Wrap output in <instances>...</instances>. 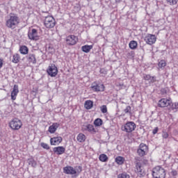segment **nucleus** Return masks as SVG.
<instances>
[{
    "label": "nucleus",
    "instance_id": "obj_44",
    "mask_svg": "<svg viewBox=\"0 0 178 178\" xmlns=\"http://www.w3.org/2000/svg\"><path fill=\"white\" fill-rule=\"evenodd\" d=\"M2 66H3V63L2 61V59H0V69H1Z\"/></svg>",
    "mask_w": 178,
    "mask_h": 178
},
{
    "label": "nucleus",
    "instance_id": "obj_22",
    "mask_svg": "<svg viewBox=\"0 0 178 178\" xmlns=\"http://www.w3.org/2000/svg\"><path fill=\"white\" fill-rule=\"evenodd\" d=\"M81 49L83 51V52H85L86 54H88V52H90V51H91V49H92V45H84L81 47Z\"/></svg>",
    "mask_w": 178,
    "mask_h": 178
},
{
    "label": "nucleus",
    "instance_id": "obj_9",
    "mask_svg": "<svg viewBox=\"0 0 178 178\" xmlns=\"http://www.w3.org/2000/svg\"><path fill=\"white\" fill-rule=\"evenodd\" d=\"M65 41L67 45H76L79 41V38L74 35H70L66 38Z\"/></svg>",
    "mask_w": 178,
    "mask_h": 178
},
{
    "label": "nucleus",
    "instance_id": "obj_14",
    "mask_svg": "<svg viewBox=\"0 0 178 178\" xmlns=\"http://www.w3.org/2000/svg\"><path fill=\"white\" fill-rule=\"evenodd\" d=\"M82 131H88L91 134H95V133H97L95 128H94V125L90 124L83 125Z\"/></svg>",
    "mask_w": 178,
    "mask_h": 178
},
{
    "label": "nucleus",
    "instance_id": "obj_43",
    "mask_svg": "<svg viewBox=\"0 0 178 178\" xmlns=\"http://www.w3.org/2000/svg\"><path fill=\"white\" fill-rule=\"evenodd\" d=\"M171 175H172V176H177V171H176V170H172V171L171 172Z\"/></svg>",
    "mask_w": 178,
    "mask_h": 178
},
{
    "label": "nucleus",
    "instance_id": "obj_23",
    "mask_svg": "<svg viewBox=\"0 0 178 178\" xmlns=\"http://www.w3.org/2000/svg\"><path fill=\"white\" fill-rule=\"evenodd\" d=\"M19 52L22 55H27V54H29V47L26 46H21L19 48Z\"/></svg>",
    "mask_w": 178,
    "mask_h": 178
},
{
    "label": "nucleus",
    "instance_id": "obj_46",
    "mask_svg": "<svg viewBox=\"0 0 178 178\" xmlns=\"http://www.w3.org/2000/svg\"><path fill=\"white\" fill-rule=\"evenodd\" d=\"M100 72L102 73V70H101Z\"/></svg>",
    "mask_w": 178,
    "mask_h": 178
},
{
    "label": "nucleus",
    "instance_id": "obj_37",
    "mask_svg": "<svg viewBox=\"0 0 178 178\" xmlns=\"http://www.w3.org/2000/svg\"><path fill=\"white\" fill-rule=\"evenodd\" d=\"M124 113H131V106H127L126 108L124 110Z\"/></svg>",
    "mask_w": 178,
    "mask_h": 178
},
{
    "label": "nucleus",
    "instance_id": "obj_32",
    "mask_svg": "<svg viewBox=\"0 0 178 178\" xmlns=\"http://www.w3.org/2000/svg\"><path fill=\"white\" fill-rule=\"evenodd\" d=\"M165 66H166V61H165V60H161L160 62H159V67H160V69L165 67Z\"/></svg>",
    "mask_w": 178,
    "mask_h": 178
},
{
    "label": "nucleus",
    "instance_id": "obj_8",
    "mask_svg": "<svg viewBox=\"0 0 178 178\" xmlns=\"http://www.w3.org/2000/svg\"><path fill=\"white\" fill-rule=\"evenodd\" d=\"M28 37L29 40L32 41H38L40 40V35H38V31L35 29H33L28 32Z\"/></svg>",
    "mask_w": 178,
    "mask_h": 178
},
{
    "label": "nucleus",
    "instance_id": "obj_19",
    "mask_svg": "<svg viewBox=\"0 0 178 178\" xmlns=\"http://www.w3.org/2000/svg\"><path fill=\"white\" fill-rule=\"evenodd\" d=\"M62 137L57 136L50 139L51 145H56V144H60L62 143Z\"/></svg>",
    "mask_w": 178,
    "mask_h": 178
},
{
    "label": "nucleus",
    "instance_id": "obj_38",
    "mask_svg": "<svg viewBox=\"0 0 178 178\" xmlns=\"http://www.w3.org/2000/svg\"><path fill=\"white\" fill-rule=\"evenodd\" d=\"M41 147L42 148H44V149H49V145H48V144L45 143H42L40 144Z\"/></svg>",
    "mask_w": 178,
    "mask_h": 178
},
{
    "label": "nucleus",
    "instance_id": "obj_17",
    "mask_svg": "<svg viewBox=\"0 0 178 178\" xmlns=\"http://www.w3.org/2000/svg\"><path fill=\"white\" fill-rule=\"evenodd\" d=\"M53 151L57 155H62L65 154V151H66V149L63 146H58L54 147Z\"/></svg>",
    "mask_w": 178,
    "mask_h": 178
},
{
    "label": "nucleus",
    "instance_id": "obj_21",
    "mask_svg": "<svg viewBox=\"0 0 178 178\" xmlns=\"http://www.w3.org/2000/svg\"><path fill=\"white\" fill-rule=\"evenodd\" d=\"M84 106L86 109H88V110L91 109L92 106H94V102H92V101L91 100H87L85 102Z\"/></svg>",
    "mask_w": 178,
    "mask_h": 178
},
{
    "label": "nucleus",
    "instance_id": "obj_2",
    "mask_svg": "<svg viewBox=\"0 0 178 178\" xmlns=\"http://www.w3.org/2000/svg\"><path fill=\"white\" fill-rule=\"evenodd\" d=\"M152 175L153 178H165V176H166V172H165V169L158 165L153 168Z\"/></svg>",
    "mask_w": 178,
    "mask_h": 178
},
{
    "label": "nucleus",
    "instance_id": "obj_6",
    "mask_svg": "<svg viewBox=\"0 0 178 178\" xmlns=\"http://www.w3.org/2000/svg\"><path fill=\"white\" fill-rule=\"evenodd\" d=\"M137 153L139 156H145L148 154V147L145 143H140L138 149H137Z\"/></svg>",
    "mask_w": 178,
    "mask_h": 178
},
{
    "label": "nucleus",
    "instance_id": "obj_31",
    "mask_svg": "<svg viewBox=\"0 0 178 178\" xmlns=\"http://www.w3.org/2000/svg\"><path fill=\"white\" fill-rule=\"evenodd\" d=\"M118 178H130V175L127 172H122L118 175Z\"/></svg>",
    "mask_w": 178,
    "mask_h": 178
},
{
    "label": "nucleus",
    "instance_id": "obj_13",
    "mask_svg": "<svg viewBox=\"0 0 178 178\" xmlns=\"http://www.w3.org/2000/svg\"><path fill=\"white\" fill-rule=\"evenodd\" d=\"M145 41L146 44L152 45L156 42V36H155V35L148 34L147 36H145Z\"/></svg>",
    "mask_w": 178,
    "mask_h": 178
},
{
    "label": "nucleus",
    "instance_id": "obj_42",
    "mask_svg": "<svg viewBox=\"0 0 178 178\" xmlns=\"http://www.w3.org/2000/svg\"><path fill=\"white\" fill-rule=\"evenodd\" d=\"M158 130H159V129L158 127H155L152 131V134H156V133H158Z\"/></svg>",
    "mask_w": 178,
    "mask_h": 178
},
{
    "label": "nucleus",
    "instance_id": "obj_15",
    "mask_svg": "<svg viewBox=\"0 0 178 178\" xmlns=\"http://www.w3.org/2000/svg\"><path fill=\"white\" fill-rule=\"evenodd\" d=\"M63 172L66 175H76V173H77V171H76V170H74L72 166L64 167Z\"/></svg>",
    "mask_w": 178,
    "mask_h": 178
},
{
    "label": "nucleus",
    "instance_id": "obj_40",
    "mask_svg": "<svg viewBox=\"0 0 178 178\" xmlns=\"http://www.w3.org/2000/svg\"><path fill=\"white\" fill-rule=\"evenodd\" d=\"M162 137L164 138H168L169 137V134L167 132H163Z\"/></svg>",
    "mask_w": 178,
    "mask_h": 178
},
{
    "label": "nucleus",
    "instance_id": "obj_41",
    "mask_svg": "<svg viewBox=\"0 0 178 178\" xmlns=\"http://www.w3.org/2000/svg\"><path fill=\"white\" fill-rule=\"evenodd\" d=\"M156 78L155 76H151V79L149 80L150 83H155L156 81Z\"/></svg>",
    "mask_w": 178,
    "mask_h": 178
},
{
    "label": "nucleus",
    "instance_id": "obj_16",
    "mask_svg": "<svg viewBox=\"0 0 178 178\" xmlns=\"http://www.w3.org/2000/svg\"><path fill=\"white\" fill-rule=\"evenodd\" d=\"M17 94H19V86L14 85L13 91L11 92V99L13 101L16 100V97H17Z\"/></svg>",
    "mask_w": 178,
    "mask_h": 178
},
{
    "label": "nucleus",
    "instance_id": "obj_18",
    "mask_svg": "<svg viewBox=\"0 0 178 178\" xmlns=\"http://www.w3.org/2000/svg\"><path fill=\"white\" fill-rule=\"evenodd\" d=\"M26 58L29 63H33V65H35L37 63V58H35V54H29L26 56Z\"/></svg>",
    "mask_w": 178,
    "mask_h": 178
},
{
    "label": "nucleus",
    "instance_id": "obj_1",
    "mask_svg": "<svg viewBox=\"0 0 178 178\" xmlns=\"http://www.w3.org/2000/svg\"><path fill=\"white\" fill-rule=\"evenodd\" d=\"M19 23H20V19L17 15L10 13L8 19L6 21V26L8 29L15 30V29L19 25Z\"/></svg>",
    "mask_w": 178,
    "mask_h": 178
},
{
    "label": "nucleus",
    "instance_id": "obj_28",
    "mask_svg": "<svg viewBox=\"0 0 178 178\" xmlns=\"http://www.w3.org/2000/svg\"><path fill=\"white\" fill-rule=\"evenodd\" d=\"M129 45L131 49H136L138 44L137 43V41L132 40L129 42Z\"/></svg>",
    "mask_w": 178,
    "mask_h": 178
},
{
    "label": "nucleus",
    "instance_id": "obj_20",
    "mask_svg": "<svg viewBox=\"0 0 178 178\" xmlns=\"http://www.w3.org/2000/svg\"><path fill=\"white\" fill-rule=\"evenodd\" d=\"M60 124L58 122L53 123L50 127H49L48 131L50 132L51 134H54L58 128L59 127Z\"/></svg>",
    "mask_w": 178,
    "mask_h": 178
},
{
    "label": "nucleus",
    "instance_id": "obj_7",
    "mask_svg": "<svg viewBox=\"0 0 178 178\" xmlns=\"http://www.w3.org/2000/svg\"><path fill=\"white\" fill-rule=\"evenodd\" d=\"M135 172L138 173L139 177H144L145 176V170H144V167H143V164L140 161L136 163Z\"/></svg>",
    "mask_w": 178,
    "mask_h": 178
},
{
    "label": "nucleus",
    "instance_id": "obj_45",
    "mask_svg": "<svg viewBox=\"0 0 178 178\" xmlns=\"http://www.w3.org/2000/svg\"><path fill=\"white\" fill-rule=\"evenodd\" d=\"M116 1H122V0H115Z\"/></svg>",
    "mask_w": 178,
    "mask_h": 178
},
{
    "label": "nucleus",
    "instance_id": "obj_33",
    "mask_svg": "<svg viewBox=\"0 0 178 178\" xmlns=\"http://www.w3.org/2000/svg\"><path fill=\"white\" fill-rule=\"evenodd\" d=\"M100 110L102 113H106L108 112V108L106 107V105H103L100 107Z\"/></svg>",
    "mask_w": 178,
    "mask_h": 178
},
{
    "label": "nucleus",
    "instance_id": "obj_3",
    "mask_svg": "<svg viewBox=\"0 0 178 178\" xmlns=\"http://www.w3.org/2000/svg\"><path fill=\"white\" fill-rule=\"evenodd\" d=\"M136 127H137L136 123H134V122L130 121L127 122L126 124L122 126V131H125V133H132V131L136 130Z\"/></svg>",
    "mask_w": 178,
    "mask_h": 178
},
{
    "label": "nucleus",
    "instance_id": "obj_34",
    "mask_svg": "<svg viewBox=\"0 0 178 178\" xmlns=\"http://www.w3.org/2000/svg\"><path fill=\"white\" fill-rule=\"evenodd\" d=\"M171 109L172 111H177L178 109V103L175 102V103H172L171 104Z\"/></svg>",
    "mask_w": 178,
    "mask_h": 178
},
{
    "label": "nucleus",
    "instance_id": "obj_35",
    "mask_svg": "<svg viewBox=\"0 0 178 178\" xmlns=\"http://www.w3.org/2000/svg\"><path fill=\"white\" fill-rule=\"evenodd\" d=\"M168 3H169V5H171L172 6H173V5H176L177 3L178 0H166Z\"/></svg>",
    "mask_w": 178,
    "mask_h": 178
},
{
    "label": "nucleus",
    "instance_id": "obj_25",
    "mask_svg": "<svg viewBox=\"0 0 178 178\" xmlns=\"http://www.w3.org/2000/svg\"><path fill=\"white\" fill-rule=\"evenodd\" d=\"M20 60V55L18 54H15L13 56V60L12 62L13 63H19Z\"/></svg>",
    "mask_w": 178,
    "mask_h": 178
},
{
    "label": "nucleus",
    "instance_id": "obj_5",
    "mask_svg": "<svg viewBox=\"0 0 178 178\" xmlns=\"http://www.w3.org/2000/svg\"><path fill=\"white\" fill-rule=\"evenodd\" d=\"M9 124L10 129L13 130H19L23 125V124H22V120H19L18 118H14L10 122Z\"/></svg>",
    "mask_w": 178,
    "mask_h": 178
},
{
    "label": "nucleus",
    "instance_id": "obj_29",
    "mask_svg": "<svg viewBox=\"0 0 178 178\" xmlns=\"http://www.w3.org/2000/svg\"><path fill=\"white\" fill-rule=\"evenodd\" d=\"M102 119L101 118H97L95 121H94V124L95 126H96L97 127H99V126H102Z\"/></svg>",
    "mask_w": 178,
    "mask_h": 178
},
{
    "label": "nucleus",
    "instance_id": "obj_4",
    "mask_svg": "<svg viewBox=\"0 0 178 178\" xmlns=\"http://www.w3.org/2000/svg\"><path fill=\"white\" fill-rule=\"evenodd\" d=\"M44 23L47 29H54V27H55V24H56L55 18L52 16L45 17Z\"/></svg>",
    "mask_w": 178,
    "mask_h": 178
},
{
    "label": "nucleus",
    "instance_id": "obj_36",
    "mask_svg": "<svg viewBox=\"0 0 178 178\" xmlns=\"http://www.w3.org/2000/svg\"><path fill=\"white\" fill-rule=\"evenodd\" d=\"M168 91H169V89H168V88H161V92L162 95H165L168 94Z\"/></svg>",
    "mask_w": 178,
    "mask_h": 178
},
{
    "label": "nucleus",
    "instance_id": "obj_11",
    "mask_svg": "<svg viewBox=\"0 0 178 178\" xmlns=\"http://www.w3.org/2000/svg\"><path fill=\"white\" fill-rule=\"evenodd\" d=\"M47 72L51 77H56V75L58 74V67H56L55 65H51V66H49V69H47Z\"/></svg>",
    "mask_w": 178,
    "mask_h": 178
},
{
    "label": "nucleus",
    "instance_id": "obj_39",
    "mask_svg": "<svg viewBox=\"0 0 178 178\" xmlns=\"http://www.w3.org/2000/svg\"><path fill=\"white\" fill-rule=\"evenodd\" d=\"M144 79L146 80L147 81H149V80H151V75L149 74L145 75Z\"/></svg>",
    "mask_w": 178,
    "mask_h": 178
},
{
    "label": "nucleus",
    "instance_id": "obj_10",
    "mask_svg": "<svg viewBox=\"0 0 178 178\" xmlns=\"http://www.w3.org/2000/svg\"><path fill=\"white\" fill-rule=\"evenodd\" d=\"M171 105L172 101L168 99L163 98L158 102V106H159V108H168V106H170Z\"/></svg>",
    "mask_w": 178,
    "mask_h": 178
},
{
    "label": "nucleus",
    "instance_id": "obj_30",
    "mask_svg": "<svg viewBox=\"0 0 178 178\" xmlns=\"http://www.w3.org/2000/svg\"><path fill=\"white\" fill-rule=\"evenodd\" d=\"M28 162H29V165H31L32 168H35V166H37V161H35L34 159H29L28 160Z\"/></svg>",
    "mask_w": 178,
    "mask_h": 178
},
{
    "label": "nucleus",
    "instance_id": "obj_26",
    "mask_svg": "<svg viewBox=\"0 0 178 178\" xmlns=\"http://www.w3.org/2000/svg\"><path fill=\"white\" fill-rule=\"evenodd\" d=\"M115 162L118 165H123L124 163V158L119 156L115 158Z\"/></svg>",
    "mask_w": 178,
    "mask_h": 178
},
{
    "label": "nucleus",
    "instance_id": "obj_27",
    "mask_svg": "<svg viewBox=\"0 0 178 178\" xmlns=\"http://www.w3.org/2000/svg\"><path fill=\"white\" fill-rule=\"evenodd\" d=\"M99 159L101 162H108V159H109L108 158V156H106V154H102L99 155Z\"/></svg>",
    "mask_w": 178,
    "mask_h": 178
},
{
    "label": "nucleus",
    "instance_id": "obj_24",
    "mask_svg": "<svg viewBox=\"0 0 178 178\" xmlns=\"http://www.w3.org/2000/svg\"><path fill=\"white\" fill-rule=\"evenodd\" d=\"M76 140L79 143H84V141H86V135L83 134H79L77 136Z\"/></svg>",
    "mask_w": 178,
    "mask_h": 178
},
{
    "label": "nucleus",
    "instance_id": "obj_12",
    "mask_svg": "<svg viewBox=\"0 0 178 178\" xmlns=\"http://www.w3.org/2000/svg\"><path fill=\"white\" fill-rule=\"evenodd\" d=\"M91 88L92 91H95V92H98L99 91H105V86L104 84H97V82H93L91 85Z\"/></svg>",
    "mask_w": 178,
    "mask_h": 178
}]
</instances>
